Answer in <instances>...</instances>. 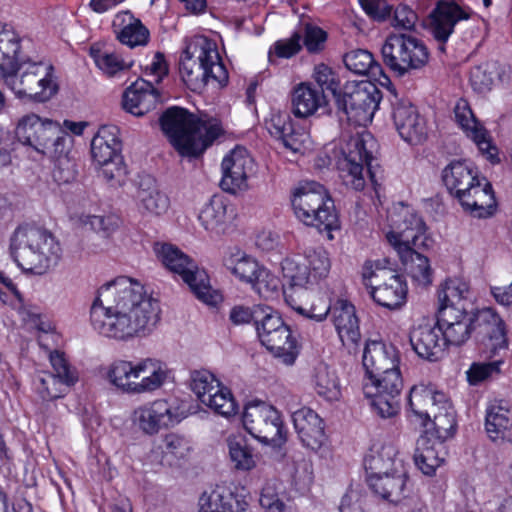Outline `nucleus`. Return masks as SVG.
Listing matches in <instances>:
<instances>
[{
	"instance_id": "7ed1b4c3",
	"label": "nucleus",
	"mask_w": 512,
	"mask_h": 512,
	"mask_svg": "<svg viewBox=\"0 0 512 512\" xmlns=\"http://www.w3.org/2000/svg\"><path fill=\"white\" fill-rule=\"evenodd\" d=\"M160 125L183 157H199L225 133L218 118L206 113L194 114L178 106L162 114Z\"/></svg>"
},
{
	"instance_id": "864d4df0",
	"label": "nucleus",
	"mask_w": 512,
	"mask_h": 512,
	"mask_svg": "<svg viewBox=\"0 0 512 512\" xmlns=\"http://www.w3.org/2000/svg\"><path fill=\"white\" fill-rule=\"evenodd\" d=\"M219 388L220 391H213L209 398L203 400V404L225 418L235 416L238 412V405L231 391L223 385H220Z\"/></svg>"
},
{
	"instance_id": "de8ad7c7",
	"label": "nucleus",
	"mask_w": 512,
	"mask_h": 512,
	"mask_svg": "<svg viewBox=\"0 0 512 512\" xmlns=\"http://www.w3.org/2000/svg\"><path fill=\"white\" fill-rule=\"evenodd\" d=\"M439 391H435L433 387L423 384L415 385L411 388L408 402L413 414L421 420L424 427H427V413L429 407L433 405L435 397Z\"/></svg>"
},
{
	"instance_id": "2eb2a0df",
	"label": "nucleus",
	"mask_w": 512,
	"mask_h": 512,
	"mask_svg": "<svg viewBox=\"0 0 512 512\" xmlns=\"http://www.w3.org/2000/svg\"><path fill=\"white\" fill-rule=\"evenodd\" d=\"M18 143L11 150L8 148L11 157L18 158L19 155H12L11 152H16L20 149L26 148L36 152L39 156L46 148V145L52 141L56 134H60V127L57 123L51 120H42L36 114H28L22 117L15 130ZM9 144V139H6Z\"/></svg>"
},
{
	"instance_id": "412c9836",
	"label": "nucleus",
	"mask_w": 512,
	"mask_h": 512,
	"mask_svg": "<svg viewBox=\"0 0 512 512\" xmlns=\"http://www.w3.org/2000/svg\"><path fill=\"white\" fill-rule=\"evenodd\" d=\"M472 317V329L476 332L477 339L492 355L507 348L504 322L492 308H484Z\"/></svg>"
},
{
	"instance_id": "09e8293b",
	"label": "nucleus",
	"mask_w": 512,
	"mask_h": 512,
	"mask_svg": "<svg viewBox=\"0 0 512 512\" xmlns=\"http://www.w3.org/2000/svg\"><path fill=\"white\" fill-rule=\"evenodd\" d=\"M122 15V21L128 20V23L118 33V40L131 48L146 45L150 36L149 30L140 19L134 17L132 12L124 11Z\"/></svg>"
},
{
	"instance_id": "a211bd4d",
	"label": "nucleus",
	"mask_w": 512,
	"mask_h": 512,
	"mask_svg": "<svg viewBox=\"0 0 512 512\" xmlns=\"http://www.w3.org/2000/svg\"><path fill=\"white\" fill-rule=\"evenodd\" d=\"M325 150L328 160H377L380 157L379 143L368 132L347 141L330 143Z\"/></svg>"
},
{
	"instance_id": "b1692460",
	"label": "nucleus",
	"mask_w": 512,
	"mask_h": 512,
	"mask_svg": "<svg viewBox=\"0 0 512 512\" xmlns=\"http://www.w3.org/2000/svg\"><path fill=\"white\" fill-rule=\"evenodd\" d=\"M470 13L454 1H439L430 15V31L439 43L438 50L445 52V42L460 20H466Z\"/></svg>"
},
{
	"instance_id": "cd10ccee",
	"label": "nucleus",
	"mask_w": 512,
	"mask_h": 512,
	"mask_svg": "<svg viewBox=\"0 0 512 512\" xmlns=\"http://www.w3.org/2000/svg\"><path fill=\"white\" fill-rule=\"evenodd\" d=\"M159 99V92L151 82L138 79L125 89L122 107L135 116H143L156 107Z\"/></svg>"
},
{
	"instance_id": "4d7b16f0",
	"label": "nucleus",
	"mask_w": 512,
	"mask_h": 512,
	"mask_svg": "<svg viewBox=\"0 0 512 512\" xmlns=\"http://www.w3.org/2000/svg\"><path fill=\"white\" fill-rule=\"evenodd\" d=\"M222 383L210 371L202 369L195 370L190 376V387L197 398L203 403V400L209 398L213 391H220L219 386Z\"/></svg>"
},
{
	"instance_id": "9b49d317",
	"label": "nucleus",
	"mask_w": 512,
	"mask_h": 512,
	"mask_svg": "<svg viewBox=\"0 0 512 512\" xmlns=\"http://www.w3.org/2000/svg\"><path fill=\"white\" fill-rule=\"evenodd\" d=\"M257 336L263 346L287 365L295 362L298 344L288 325L272 308L266 307L256 326Z\"/></svg>"
},
{
	"instance_id": "c9c22d12",
	"label": "nucleus",
	"mask_w": 512,
	"mask_h": 512,
	"mask_svg": "<svg viewBox=\"0 0 512 512\" xmlns=\"http://www.w3.org/2000/svg\"><path fill=\"white\" fill-rule=\"evenodd\" d=\"M407 481L404 471L394 470L393 473L382 476H370L368 484L375 494L397 504L408 495Z\"/></svg>"
},
{
	"instance_id": "680f3d73",
	"label": "nucleus",
	"mask_w": 512,
	"mask_h": 512,
	"mask_svg": "<svg viewBox=\"0 0 512 512\" xmlns=\"http://www.w3.org/2000/svg\"><path fill=\"white\" fill-rule=\"evenodd\" d=\"M315 390L317 394L328 401L338 400L340 397V386L334 372L319 369L315 377Z\"/></svg>"
},
{
	"instance_id": "c03bdc74",
	"label": "nucleus",
	"mask_w": 512,
	"mask_h": 512,
	"mask_svg": "<svg viewBox=\"0 0 512 512\" xmlns=\"http://www.w3.org/2000/svg\"><path fill=\"white\" fill-rule=\"evenodd\" d=\"M246 162H222L220 187L224 192L235 195L248 188Z\"/></svg>"
},
{
	"instance_id": "e2e57ef3",
	"label": "nucleus",
	"mask_w": 512,
	"mask_h": 512,
	"mask_svg": "<svg viewBox=\"0 0 512 512\" xmlns=\"http://www.w3.org/2000/svg\"><path fill=\"white\" fill-rule=\"evenodd\" d=\"M314 79L319 91L323 94H325V91L330 92L336 102L342 91L340 90L339 77L332 68L325 64L317 65L314 70Z\"/></svg>"
},
{
	"instance_id": "6e6552de",
	"label": "nucleus",
	"mask_w": 512,
	"mask_h": 512,
	"mask_svg": "<svg viewBox=\"0 0 512 512\" xmlns=\"http://www.w3.org/2000/svg\"><path fill=\"white\" fill-rule=\"evenodd\" d=\"M154 250L161 263L178 274L199 300L209 305L218 302L220 296L212 290L207 273L192 258L171 244H156Z\"/></svg>"
},
{
	"instance_id": "052dcab7",
	"label": "nucleus",
	"mask_w": 512,
	"mask_h": 512,
	"mask_svg": "<svg viewBox=\"0 0 512 512\" xmlns=\"http://www.w3.org/2000/svg\"><path fill=\"white\" fill-rule=\"evenodd\" d=\"M72 148V137L60 130V134H56V136H54L52 141L46 145V148H44V151L40 156L48 157L52 160H70L74 158Z\"/></svg>"
},
{
	"instance_id": "5701e85b",
	"label": "nucleus",
	"mask_w": 512,
	"mask_h": 512,
	"mask_svg": "<svg viewBox=\"0 0 512 512\" xmlns=\"http://www.w3.org/2000/svg\"><path fill=\"white\" fill-rule=\"evenodd\" d=\"M445 346H459L465 343L471 335L473 317L466 312L465 307H444L439 310L437 319Z\"/></svg>"
},
{
	"instance_id": "5fc2aeb1",
	"label": "nucleus",
	"mask_w": 512,
	"mask_h": 512,
	"mask_svg": "<svg viewBox=\"0 0 512 512\" xmlns=\"http://www.w3.org/2000/svg\"><path fill=\"white\" fill-rule=\"evenodd\" d=\"M338 170L340 177L346 185H350L355 190H362L365 187L366 177L373 179V173L364 163L370 162H339Z\"/></svg>"
},
{
	"instance_id": "6ab92c4d",
	"label": "nucleus",
	"mask_w": 512,
	"mask_h": 512,
	"mask_svg": "<svg viewBox=\"0 0 512 512\" xmlns=\"http://www.w3.org/2000/svg\"><path fill=\"white\" fill-rule=\"evenodd\" d=\"M180 421L177 408L167 400L158 399L140 406L134 411V422L146 434L153 435Z\"/></svg>"
},
{
	"instance_id": "2f4dec72",
	"label": "nucleus",
	"mask_w": 512,
	"mask_h": 512,
	"mask_svg": "<svg viewBox=\"0 0 512 512\" xmlns=\"http://www.w3.org/2000/svg\"><path fill=\"white\" fill-rule=\"evenodd\" d=\"M398 363L397 351L393 346H387L380 341L366 343L362 357L364 377L395 369Z\"/></svg>"
},
{
	"instance_id": "423d86ee",
	"label": "nucleus",
	"mask_w": 512,
	"mask_h": 512,
	"mask_svg": "<svg viewBox=\"0 0 512 512\" xmlns=\"http://www.w3.org/2000/svg\"><path fill=\"white\" fill-rule=\"evenodd\" d=\"M291 203L299 221L321 233L327 232L328 239H333L331 232L339 229L340 223L334 201L323 185L315 181L299 183Z\"/></svg>"
},
{
	"instance_id": "bf43d9fd",
	"label": "nucleus",
	"mask_w": 512,
	"mask_h": 512,
	"mask_svg": "<svg viewBox=\"0 0 512 512\" xmlns=\"http://www.w3.org/2000/svg\"><path fill=\"white\" fill-rule=\"evenodd\" d=\"M228 447L230 459L234 463L235 468L251 470L255 467L256 462L251 449L243 438H229Z\"/></svg>"
},
{
	"instance_id": "58836bf2",
	"label": "nucleus",
	"mask_w": 512,
	"mask_h": 512,
	"mask_svg": "<svg viewBox=\"0 0 512 512\" xmlns=\"http://www.w3.org/2000/svg\"><path fill=\"white\" fill-rule=\"evenodd\" d=\"M478 177V171L466 162H450L442 171V181L455 199L464 189L471 188Z\"/></svg>"
},
{
	"instance_id": "20e7f679",
	"label": "nucleus",
	"mask_w": 512,
	"mask_h": 512,
	"mask_svg": "<svg viewBox=\"0 0 512 512\" xmlns=\"http://www.w3.org/2000/svg\"><path fill=\"white\" fill-rule=\"evenodd\" d=\"M61 252L59 241L44 228L19 226L10 239V255L25 272L45 274L58 264Z\"/></svg>"
},
{
	"instance_id": "f03ea898",
	"label": "nucleus",
	"mask_w": 512,
	"mask_h": 512,
	"mask_svg": "<svg viewBox=\"0 0 512 512\" xmlns=\"http://www.w3.org/2000/svg\"><path fill=\"white\" fill-rule=\"evenodd\" d=\"M22 41L12 26L0 23V78L18 97L45 102L58 90L53 67L23 55Z\"/></svg>"
},
{
	"instance_id": "f257e3e1",
	"label": "nucleus",
	"mask_w": 512,
	"mask_h": 512,
	"mask_svg": "<svg viewBox=\"0 0 512 512\" xmlns=\"http://www.w3.org/2000/svg\"><path fill=\"white\" fill-rule=\"evenodd\" d=\"M159 302L128 277H118L98 290L90 319L101 335L116 340L145 336L160 320Z\"/></svg>"
},
{
	"instance_id": "ea45409f",
	"label": "nucleus",
	"mask_w": 512,
	"mask_h": 512,
	"mask_svg": "<svg viewBox=\"0 0 512 512\" xmlns=\"http://www.w3.org/2000/svg\"><path fill=\"white\" fill-rule=\"evenodd\" d=\"M113 126H102L91 141L93 160H114L120 155L122 143L116 136Z\"/></svg>"
},
{
	"instance_id": "79ce46f5",
	"label": "nucleus",
	"mask_w": 512,
	"mask_h": 512,
	"mask_svg": "<svg viewBox=\"0 0 512 512\" xmlns=\"http://www.w3.org/2000/svg\"><path fill=\"white\" fill-rule=\"evenodd\" d=\"M396 454V449L391 444H385L377 450H372L364 459L367 481L370 476H382L397 470L394 468Z\"/></svg>"
},
{
	"instance_id": "39448f33",
	"label": "nucleus",
	"mask_w": 512,
	"mask_h": 512,
	"mask_svg": "<svg viewBox=\"0 0 512 512\" xmlns=\"http://www.w3.org/2000/svg\"><path fill=\"white\" fill-rule=\"evenodd\" d=\"M182 80L192 90L207 85L210 81L225 85L228 72L225 68L217 46L205 37L195 39L187 45L179 62Z\"/></svg>"
},
{
	"instance_id": "c85d7f7f",
	"label": "nucleus",
	"mask_w": 512,
	"mask_h": 512,
	"mask_svg": "<svg viewBox=\"0 0 512 512\" xmlns=\"http://www.w3.org/2000/svg\"><path fill=\"white\" fill-rule=\"evenodd\" d=\"M200 512H245L247 502L241 495L235 494L225 484L216 485L211 491H205L199 498Z\"/></svg>"
},
{
	"instance_id": "9d476101",
	"label": "nucleus",
	"mask_w": 512,
	"mask_h": 512,
	"mask_svg": "<svg viewBox=\"0 0 512 512\" xmlns=\"http://www.w3.org/2000/svg\"><path fill=\"white\" fill-rule=\"evenodd\" d=\"M362 275L369 294L378 305L393 310L405 303L406 283L392 269L366 262Z\"/></svg>"
},
{
	"instance_id": "603ef678",
	"label": "nucleus",
	"mask_w": 512,
	"mask_h": 512,
	"mask_svg": "<svg viewBox=\"0 0 512 512\" xmlns=\"http://www.w3.org/2000/svg\"><path fill=\"white\" fill-rule=\"evenodd\" d=\"M468 295L469 286L465 281L459 278L447 279L438 291L439 310L444 307H458L462 300L467 299Z\"/></svg>"
},
{
	"instance_id": "338daca9",
	"label": "nucleus",
	"mask_w": 512,
	"mask_h": 512,
	"mask_svg": "<svg viewBox=\"0 0 512 512\" xmlns=\"http://www.w3.org/2000/svg\"><path fill=\"white\" fill-rule=\"evenodd\" d=\"M96 168L98 176L102 177L110 186H122L128 174L125 162H98Z\"/></svg>"
},
{
	"instance_id": "0eeeda50",
	"label": "nucleus",
	"mask_w": 512,
	"mask_h": 512,
	"mask_svg": "<svg viewBox=\"0 0 512 512\" xmlns=\"http://www.w3.org/2000/svg\"><path fill=\"white\" fill-rule=\"evenodd\" d=\"M382 62L397 77L422 70L429 62V50L420 38L394 32L387 36L381 47Z\"/></svg>"
},
{
	"instance_id": "774afa93",
	"label": "nucleus",
	"mask_w": 512,
	"mask_h": 512,
	"mask_svg": "<svg viewBox=\"0 0 512 512\" xmlns=\"http://www.w3.org/2000/svg\"><path fill=\"white\" fill-rule=\"evenodd\" d=\"M79 222L105 237L110 236L119 226V218L115 215H81Z\"/></svg>"
},
{
	"instance_id": "49530a36",
	"label": "nucleus",
	"mask_w": 512,
	"mask_h": 512,
	"mask_svg": "<svg viewBox=\"0 0 512 512\" xmlns=\"http://www.w3.org/2000/svg\"><path fill=\"white\" fill-rule=\"evenodd\" d=\"M226 267L241 281L253 285L259 276L265 275V269L258 262L245 254L231 255L225 260Z\"/></svg>"
},
{
	"instance_id": "6e6d98bb",
	"label": "nucleus",
	"mask_w": 512,
	"mask_h": 512,
	"mask_svg": "<svg viewBox=\"0 0 512 512\" xmlns=\"http://www.w3.org/2000/svg\"><path fill=\"white\" fill-rule=\"evenodd\" d=\"M508 410L500 405H491L487 409L485 427L488 436L492 440H497L504 436V433L510 428V419Z\"/></svg>"
},
{
	"instance_id": "e433bc0d",
	"label": "nucleus",
	"mask_w": 512,
	"mask_h": 512,
	"mask_svg": "<svg viewBox=\"0 0 512 512\" xmlns=\"http://www.w3.org/2000/svg\"><path fill=\"white\" fill-rule=\"evenodd\" d=\"M326 104V95L310 82H302L292 91V112L298 118H307Z\"/></svg>"
},
{
	"instance_id": "69168bd1",
	"label": "nucleus",
	"mask_w": 512,
	"mask_h": 512,
	"mask_svg": "<svg viewBox=\"0 0 512 512\" xmlns=\"http://www.w3.org/2000/svg\"><path fill=\"white\" fill-rule=\"evenodd\" d=\"M300 294L294 295V293H286V302L299 314L305 316L308 319L321 322L323 321L331 307L326 301H320L317 304L313 305H301L298 304L296 298L299 297Z\"/></svg>"
},
{
	"instance_id": "f8f14e48",
	"label": "nucleus",
	"mask_w": 512,
	"mask_h": 512,
	"mask_svg": "<svg viewBox=\"0 0 512 512\" xmlns=\"http://www.w3.org/2000/svg\"><path fill=\"white\" fill-rule=\"evenodd\" d=\"M402 389L403 379L399 367L364 377L362 380L365 397L371 399V405L383 418L393 417L398 413Z\"/></svg>"
},
{
	"instance_id": "4468645a",
	"label": "nucleus",
	"mask_w": 512,
	"mask_h": 512,
	"mask_svg": "<svg viewBox=\"0 0 512 512\" xmlns=\"http://www.w3.org/2000/svg\"><path fill=\"white\" fill-rule=\"evenodd\" d=\"M392 230L386 238L395 250L427 246L426 225L413 209L400 205L390 215Z\"/></svg>"
},
{
	"instance_id": "4c0bfd02",
	"label": "nucleus",
	"mask_w": 512,
	"mask_h": 512,
	"mask_svg": "<svg viewBox=\"0 0 512 512\" xmlns=\"http://www.w3.org/2000/svg\"><path fill=\"white\" fill-rule=\"evenodd\" d=\"M421 247H407L397 249V253L405 268L406 273L421 287H427L432 283L433 270L429 259L416 249Z\"/></svg>"
},
{
	"instance_id": "72a5a7b5",
	"label": "nucleus",
	"mask_w": 512,
	"mask_h": 512,
	"mask_svg": "<svg viewBox=\"0 0 512 512\" xmlns=\"http://www.w3.org/2000/svg\"><path fill=\"white\" fill-rule=\"evenodd\" d=\"M281 267L283 277L288 283L284 290L285 297L286 293L302 294L315 284L302 254L287 256L283 259Z\"/></svg>"
},
{
	"instance_id": "13d9d810",
	"label": "nucleus",
	"mask_w": 512,
	"mask_h": 512,
	"mask_svg": "<svg viewBox=\"0 0 512 512\" xmlns=\"http://www.w3.org/2000/svg\"><path fill=\"white\" fill-rule=\"evenodd\" d=\"M302 256L305 257L315 284L328 276L331 269V261L328 253L323 248L307 250Z\"/></svg>"
},
{
	"instance_id": "0e129e2a",
	"label": "nucleus",
	"mask_w": 512,
	"mask_h": 512,
	"mask_svg": "<svg viewBox=\"0 0 512 512\" xmlns=\"http://www.w3.org/2000/svg\"><path fill=\"white\" fill-rule=\"evenodd\" d=\"M90 55L99 69L108 76H114L119 71L127 70L131 66L125 64L117 54L112 52H102L99 48L91 47Z\"/></svg>"
},
{
	"instance_id": "4be33fe9",
	"label": "nucleus",
	"mask_w": 512,
	"mask_h": 512,
	"mask_svg": "<svg viewBox=\"0 0 512 512\" xmlns=\"http://www.w3.org/2000/svg\"><path fill=\"white\" fill-rule=\"evenodd\" d=\"M136 191L133 196L136 207L144 216H161L170 206L168 196L163 193L154 176L141 173L135 183Z\"/></svg>"
},
{
	"instance_id": "a878e982",
	"label": "nucleus",
	"mask_w": 512,
	"mask_h": 512,
	"mask_svg": "<svg viewBox=\"0 0 512 512\" xmlns=\"http://www.w3.org/2000/svg\"><path fill=\"white\" fill-rule=\"evenodd\" d=\"M134 395L161 389L171 378L172 371L160 359L147 357L136 361Z\"/></svg>"
},
{
	"instance_id": "a18cd8bd",
	"label": "nucleus",
	"mask_w": 512,
	"mask_h": 512,
	"mask_svg": "<svg viewBox=\"0 0 512 512\" xmlns=\"http://www.w3.org/2000/svg\"><path fill=\"white\" fill-rule=\"evenodd\" d=\"M345 67L357 75L376 77L382 73L381 65L375 61L371 52L366 49H354L344 54Z\"/></svg>"
},
{
	"instance_id": "ddd939ff",
	"label": "nucleus",
	"mask_w": 512,
	"mask_h": 512,
	"mask_svg": "<svg viewBox=\"0 0 512 512\" xmlns=\"http://www.w3.org/2000/svg\"><path fill=\"white\" fill-rule=\"evenodd\" d=\"M245 429L260 442L280 446L285 442L280 413L264 402L249 403L243 413Z\"/></svg>"
},
{
	"instance_id": "f3484780",
	"label": "nucleus",
	"mask_w": 512,
	"mask_h": 512,
	"mask_svg": "<svg viewBox=\"0 0 512 512\" xmlns=\"http://www.w3.org/2000/svg\"><path fill=\"white\" fill-rule=\"evenodd\" d=\"M391 92L392 119L396 130L406 142L421 143L427 136L425 120L408 99L399 98L394 89Z\"/></svg>"
},
{
	"instance_id": "bb28decb",
	"label": "nucleus",
	"mask_w": 512,
	"mask_h": 512,
	"mask_svg": "<svg viewBox=\"0 0 512 512\" xmlns=\"http://www.w3.org/2000/svg\"><path fill=\"white\" fill-rule=\"evenodd\" d=\"M464 190L457 200L466 212L477 218H486L493 214L496 200L492 185L485 177L479 176L471 188Z\"/></svg>"
},
{
	"instance_id": "8fccbe9b",
	"label": "nucleus",
	"mask_w": 512,
	"mask_h": 512,
	"mask_svg": "<svg viewBox=\"0 0 512 512\" xmlns=\"http://www.w3.org/2000/svg\"><path fill=\"white\" fill-rule=\"evenodd\" d=\"M268 131L277 140H280L285 148L297 152L300 149V142L294 133L293 125L287 114H276L271 117L268 123Z\"/></svg>"
},
{
	"instance_id": "393cba45",
	"label": "nucleus",
	"mask_w": 512,
	"mask_h": 512,
	"mask_svg": "<svg viewBox=\"0 0 512 512\" xmlns=\"http://www.w3.org/2000/svg\"><path fill=\"white\" fill-rule=\"evenodd\" d=\"M409 341L414 352L422 359L436 362L445 355V340L437 322L414 326L409 333Z\"/></svg>"
},
{
	"instance_id": "dca6fc26",
	"label": "nucleus",
	"mask_w": 512,
	"mask_h": 512,
	"mask_svg": "<svg viewBox=\"0 0 512 512\" xmlns=\"http://www.w3.org/2000/svg\"><path fill=\"white\" fill-rule=\"evenodd\" d=\"M49 359L53 372H43L38 378L37 390L43 400L62 397L78 380L77 372L69 365L63 353L52 351Z\"/></svg>"
},
{
	"instance_id": "7c9ffc66",
	"label": "nucleus",
	"mask_w": 512,
	"mask_h": 512,
	"mask_svg": "<svg viewBox=\"0 0 512 512\" xmlns=\"http://www.w3.org/2000/svg\"><path fill=\"white\" fill-rule=\"evenodd\" d=\"M330 310L342 344L348 348L356 347L361 335L355 307L346 300H337Z\"/></svg>"
},
{
	"instance_id": "1a4fd4ad",
	"label": "nucleus",
	"mask_w": 512,
	"mask_h": 512,
	"mask_svg": "<svg viewBox=\"0 0 512 512\" xmlns=\"http://www.w3.org/2000/svg\"><path fill=\"white\" fill-rule=\"evenodd\" d=\"M382 99L381 90L369 81L348 82L336 105L347 119L359 126H366L374 117Z\"/></svg>"
},
{
	"instance_id": "3c124183",
	"label": "nucleus",
	"mask_w": 512,
	"mask_h": 512,
	"mask_svg": "<svg viewBox=\"0 0 512 512\" xmlns=\"http://www.w3.org/2000/svg\"><path fill=\"white\" fill-rule=\"evenodd\" d=\"M500 77L501 73L498 63L490 61L472 67L469 79L475 91L485 93L491 90L494 81L500 79Z\"/></svg>"
},
{
	"instance_id": "37998d69",
	"label": "nucleus",
	"mask_w": 512,
	"mask_h": 512,
	"mask_svg": "<svg viewBox=\"0 0 512 512\" xmlns=\"http://www.w3.org/2000/svg\"><path fill=\"white\" fill-rule=\"evenodd\" d=\"M443 409V413H435L434 418L428 420V425L431 427H425L426 430L423 434L442 442L451 438L457 427L456 414L452 404H445Z\"/></svg>"
},
{
	"instance_id": "f704fd0d",
	"label": "nucleus",
	"mask_w": 512,
	"mask_h": 512,
	"mask_svg": "<svg viewBox=\"0 0 512 512\" xmlns=\"http://www.w3.org/2000/svg\"><path fill=\"white\" fill-rule=\"evenodd\" d=\"M444 442L421 435L417 440L414 462L423 474L432 476L444 462L447 452Z\"/></svg>"
},
{
	"instance_id": "a19ab883",
	"label": "nucleus",
	"mask_w": 512,
	"mask_h": 512,
	"mask_svg": "<svg viewBox=\"0 0 512 512\" xmlns=\"http://www.w3.org/2000/svg\"><path fill=\"white\" fill-rule=\"evenodd\" d=\"M136 361L114 360L107 369L109 383L123 393L134 395Z\"/></svg>"
},
{
	"instance_id": "aec40b11",
	"label": "nucleus",
	"mask_w": 512,
	"mask_h": 512,
	"mask_svg": "<svg viewBox=\"0 0 512 512\" xmlns=\"http://www.w3.org/2000/svg\"><path fill=\"white\" fill-rule=\"evenodd\" d=\"M455 121L470 137L481 154L487 157V160H499L498 148L492 144L484 126L476 119L470 104L466 99L460 98L454 107Z\"/></svg>"
},
{
	"instance_id": "c756f323",
	"label": "nucleus",
	"mask_w": 512,
	"mask_h": 512,
	"mask_svg": "<svg viewBox=\"0 0 512 512\" xmlns=\"http://www.w3.org/2000/svg\"><path fill=\"white\" fill-rule=\"evenodd\" d=\"M295 430L302 443L312 450L319 449L325 432L322 419L312 409L303 407L292 414Z\"/></svg>"
},
{
	"instance_id": "473e14b6",
	"label": "nucleus",
	"mask_w": 512,
	"mask_h": 512,
	"mask_svg": "<svg viewBox=\"0 0 512 512\" xmlns=\"http://www.w3.org/2000/svg\"><path fill=\"white\" fill-rule=\"evenodd\" d=\"M232 218L233 209L221 195L212 196L198 213V220L203 228L216 234L224 233Z\"/></svg>"
}]
</instances>
